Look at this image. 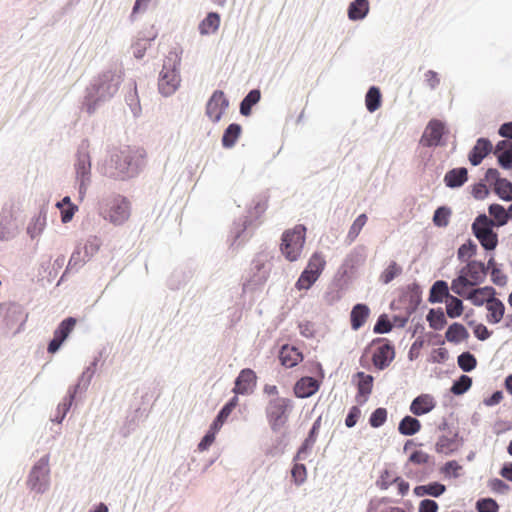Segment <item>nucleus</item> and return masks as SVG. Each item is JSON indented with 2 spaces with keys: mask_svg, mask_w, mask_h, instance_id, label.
I'll return each mask as SVG.
<instances>
[{
  "mask_svg": "<svg viewBox=\"0 0 512 512\" xmlns=\"http://www.w3.org/2000/svg\"><path fill=\"white\" fill-rule=\"evenodd\" d=\"M146 151L142 148H124L111 153L102 168L104 176L114 180H129L139 175L146 164Z\"/></svg>",
  "mask_w": 512,
  "mask_h": 512,
  "instance_id": "nucleus-1",
  "label": "nucleus"
},
{
  "mask_svg": "<svg viewBox=\"0 0 512 512\" xmlns=\"http://www.w3.org/2000/svg\"><path fill=\"white\" fill-rule=\"evenodd\" d=\"M121 82V71L107 70L99 74L86 88V95L82 104L83 110L89 115L95 113L103 103L114 97Z\"/></svg>",
  "mask_w": 512,
  "mask_h": 512,
  "instance_id": "nucleus-2",
  "label": "nucleus"
},
{
  "mask_svg": "<svg viewBox=\"0 0 512 512\" xmlns=\"http://www.w3.org/2000/svg\"><path fill=\"white\" fill-rule=\"evenodd\" d=\"M371 354V361L374 367L379 370H385L390 366L395 358V346L392 341L387 338H374L363 350L360 357V365L364 368L368 367L367 356Z\"/></svg>",
  "mask_w": 512,
  "mask_h": 512,
  "instance_id": "nucleus-3",
  "label": "nucleus"
},
{
  "mask_svg": "<svg viewBox=\"0 0 512 512\" xmlns=\"http://www.w3.org/2000/svg\"><path fill=\"white\" fill-rule=\"evenodd\" d=\"M487 276V267L482 261L470 260L462 267L451 282V290L456 295H463L462 288L481 285Z\"/></svg>",
  "mask_w": 512,
  "mask_h": 512,
  "instance_id": "nucleus-4",
  "label": "nucleus"
},
{
  "mask_svg": "<svg viewBox=\"0 0 512 512\" xmlns=\"http://www.w3.org/2000/svg\"><path fill=\"white\" fill-rule=\"evenodd\" d=\"M89 146V140L83 139L75 155V181L78 186L77 189L80 199L84 198L87 188L91 183V156Z\"/></svg>",
  "mask_w": 512,
  "mask_h": 512,
  "instance_id": "nucleus-5",
  "label": "nucleus"
},
{
  "mask_svg": "<svg viewBox=\"0 0 512 512\" xmlns=\"http://www.w3.org/2000/svg\"><path fill=\"white\" fill-rule=\"evenodd\" d=\"M180 62L181 58L177 54L172 53L163 62L158 78V89L160 94L165 97L171 96L180 86Z\"/></svg>",
  "mask_w": 512,
  "mask_h": 512,
  "instance_id": "nucleus-6",
  "label": "nucleus"
},
{
  "mask_svg": "<svg viewBox=\"0 0 512 512\" xmlns=\"http://www.w3.org/2000/svg\"><path fill=\"white\" fill-rule=\"evenodd\" d=\"M267 209V199L265 196L258 195L252 200V205L249 207L247 213L243 219H240L239 223H234V227L231 230L233 241L232 246H240L244 242L246 237V231L252 221L258 219Z\"/></svg>",
  "mask_w": 512,
  "mask_h": 512,
  "instance_id": "nucleus-7",
  "label": "nucleus"
},
{
  "mask_svg": "<svg viewBox=\"0 0 512 512\" xmlns=\"http://www.w3.org/2000/svg\"><path fill=\"white\" fill-rule=\"evenodd\" d=\"M495 227L491 218L485 213L478 214L471 225L472 234L487 252L494 251L499 243Z\"/></svg>",
  "mask_w": 512,
  "mask_h": 512,
  "instance_id": "nucleus-8",
  "label": "nucleus"
},
{
  "mask_svg": "<svg viewBox=\"0 0 512 512\" xmlns=\"http://www.w3.org/2000/svg\"><path fill=\"white\" fill-rule=\"evenodd\" d=\"M24 223L20 207L15 203H6L0 213V240L13 239Z\"/></svg>",
  "mask_w": 512,
  "mask_h": 512,
  "instance_id": "nucleus-9",
  "label": "nucleus"
},
{
  "mask_svg": "<svg viewBox=\"0 0 512 512\" xmlns=\"http://www.w3.org/2000/svg\"><path fill=\"white\" fill-rule=\"evenodd\" d=\"M305 234L306 228L303 225H297L282 234L280 250L288 261L293 262L299 258L305 243Z\"/></svg>",
  "mask_w": 512,
  "mask_h": 512,
  "instance_id": "nucleus-10",
  "label": "nucleus"
},
{
  "mask_svg": "<svg viewBox=\"0 0 512 512\" xmlns=\"http://www.w3.org/2000/svg\"><path fill=\"white\" fill-rule=\"evenodd\" d=\"M27 487L37 493L44 494L50 487L49 455L42 456L31 468Z\"/></svg>",
  "mask_w": 512,
  "mask_h": 512,
  "instance_id": "nucleus-11",
  "label": "nucleus"
},
{
  "mask_svg": "<svg viewBox=\"0 0 512 512\" xmlns=\"http://www.w3.org/2000/svg\"><path fill=\"white\" fill-rule=\"evenodd\" d=\"M91 382V370L83 371L75 385L69 388L67 396L57 407V416H66L75 398L81 396L89 387Z\"/></svg>",
  "mask_w": 512,
  "mask_h": 512,
  "instance_id": "nucleus-12",
  "label": "nucleus"
},
{
  "mask_svg": "<svg viewBox=\"0 0 512 512\" xmlns=\"http://www.w3.org/2000/svg\"><path fill=\"white\" fill-rule=\"evenodd\" d=\"M448 133L446 125L439 119H431L420 139V143L425 147L444 146L443 137Z\"/></svg>",
  "mask_w": 512,
  "mask_h": 512,
  "instance_id": "nucleus-13",
  "label": "nucleus"
},
{
  "mask_svg": "<svg viewBox=\"0 0 512 512\" xmlns=\"http://www.w3.org/2000/svg\"><path fill=\"white\" fill-rule=\"evenodd\" d=\"M0 317L9 329L17 325L16 332H20L28 315L20 304L13 302L0 305Z\"/></svg>",
  "mask_w": 512,
  "mask_h": 512,
  "instance_id": "nucleus-14",
  "label": "nucleus"
},
{
  "mask_svg": "<svg viewBox=\"0 0 512 512\" xmlns=\"http://www.w3.org/2000/svg\"><path fill=\"white\" fill-rule=\"evenodd\" d=\"M229 107V99L222 90H215L208 99L205 114L214 123H218Z\"/></svg>",
  "mask_w": 512,
  "mask_h": 512,
  "instance_id": "nucleus-15",
  "label": "nucleus"
},
{
  "mask_svg": "<svg viewBox=\"0 0 512 512\" xmlns=\"http://www.w3.org/2000/svg\"><path fill=\"white\" fill-rule=\"evenodd\" d=\"M129 214V201L126 197L117 196L104 218L114 225H121L128 219Z\"/></svg>",
  "mask_w": 512,
  "mask_h": 512,
  "instance_id": "nucleus-16",
  "label": "nucleus"
},
{
  "mask_svg": "<svg viewBox=\"0 0 512 512\" xmlns=\"http://www.w3.org/2000/svg\"><path fill=\"white\" fill-rule=\"evenodd\" d=\"M256 379V374L252 369H242L235 379L233 392L236 395L251 393L256 386Z\"/></svg>",
  "mask_w": 512,
  "mask_h": 512,
  "instance_id": "nucleus-17",
  "label": "nucleus"
},
{
  "mask_svg": "<svg viewBox=\"0 0 512 512\" xmlns=\"http://www.w3.org/2000/svg\"><path fill=\"white\" fill-rule=\"evenodd\" d=\"M493 145L488 138L480 137L468 153V160L472 166H478L483 159L492 152Z\"/></svg>",
  "mask_w": 512,
  "mask_h": 512,
  "instance_id": "nucleus-18",
  "label": "nucleus"
},
{
  "mask_svg": "<svg viewBox=\"0 0 512 512\" xmlns=\"http://www.w3.org/2000/svg\"><path fill=\"white\" fill-rule=\"evenodd\" d=\"M492 151L497 157L498 165L502 169H512V142L507 140H500L497 142Z\"/></svg>",
  "mask_w": 512,
  "mask_h": 512,
  "instance_id": "nucleus-19",
  "label": "nucleus"
},
{
  "mask_svg": "<svg viewBox=\"0 0 512 512\" xmlns=\"http://www.w3.org/2000/svg\"><path fill=\"white\" fill-rule=\"evenodd\" d=\"M279 361L286 368H293L303 360V354L295 346L283 345L279 351Z\"/></svg>",
  "mask_w": 512,
  "mask_h": 512,
  "instance_id": "nucleus-20",
  "label": "nucleus"
},
{
  "mask_svg": "<svg viewBox=\"0 0 512 512\" xmlns=\"http://www.w3.org/2000/svg\"><path fill=\"white\" fill-rule=\"evenodd\" d=\"M450 289L451 287L445 280H436L430 287L428 302L437 304L447 301L452 295Z\"/></svg>",
  "mask_w": 512,
  "mask_h": 512,
  "instance_id": "nucleus-21",
  "label": "nucleus"
},
{
  "mask_svg": "<svg viewBox=\"0 0 512 512\" xmlns=\"http://www.w3.org/2000/svg\"><path fill=\"white\" fill-rule=\"evenodd\" d=\"M468 180V169L457 167L448 170L444 176L443 182L446 187L456 189L462 187Z\"/></svg>",
  "mask_w": 512,
  "mask_h": 512,
  "instance_id": "nucleus-22",
  "label": "nucleus"
},
{
  "mask_svg": "<svg viewBox=\"0 0 512 512\" xmlns=\"http://www.w3.org/2000/svg\"><path fill=\"white\" fill-rule=\"evenodd\" d=\"M370 308L365 303H356L350 312V325L353 331H358L364 326L369 315Z\"/></svg>",
  "mask_w": 512,
  "mask_h": 512,
  "instance_id": "nucleus-23",
  "label": "nucleus"
},
{
  "mask_svg": "<svg viewBox=\"0 0 512 512\" xmlns=\"http://www.w3.org/2000/svg\"><path fill=\"white\" fill-rule=\"evenodd\" d=\"M319 382L310 376L302 377L294 386V393L298 398H308L319 389Z\"/></svg>",
  "mask_w": 512,
  "mask_h": 512,
  "instance_id": "nucleus-24",
  "label": "nucleus"
},
{
  "mask_svg": "<svg viewBox=\"0 0 512 512\" xmlns=\"http://www.w3.org/2000/svg\"><path fill=\"white\" fill-rule=\"evenodd\" d=\"M436 403L430 394H420L410 404V411L414 416H422L429 413Z\"/></svg>",
  "mask_w": 512,
  "mask_h": 512,
  "instance_id": "nucleus-25",
  "label": "nucleus"
},
{
  "mask_svg": "<svg viewBox=\"0 0 512 512\" xmlns=\"http://www.w3.org/2000/svg\"><path fill=\"white\" fill-rule=\"evenodd\" d=\"M357 378L358 393L356 396L358 403H363L367 400L371 394L374 378L372 375L366 374L365 372L359 371L355 374Z\"/></svg>",
  "mask_w": 512,
  "mask_h": 512,
  "instance_id": "nucleus-26",
  "label": "nucleus"
},
{
  "mask_svg": "<svg viewBox=\"0 0 512 512\" xmlns=\"http://www.w3.org/2000/svg\"><path fill=\"white\" fill-rule=\"evenodd\" d=\"M193 271L189 268H176L167 280V286L171 290H179L192 278Z\"/></svg>",
  "mask_w": 512,
  "mask_h": 512,
  "instance_id": "nucleus-27",
  "label": "nucleus"
},
{
  "mask_svg": "<svg viewBox=\"0 0 512 512\" xmlns=\"http://www.w3.org/2000/svg\"><path fill=\"white\" fill-rule=\"evenodd\" d=\"M227 418H214V421L209 426L201 441L198 444L199 451H206L215 441L217 433L220 431Z\"/></svg>",
  "mask_w": 512,
  "mask_h": 512,
  "instance_id": "nucleus-28",
  "label": "nucleus"
},
{
  "mask_svg": "<svg viewBox=\"0 0 512 512\" xmlns=\"http://www.w3.org/2000/svg\"><path fill=\"white\" fill-rule=\"evenodd\" d=\"M89 259L85 257V254L83 253L82 249L80 247H76V249L73 251L69 262L66 266V269L62 276L60 277L57 286L61 284V282L64 280L65 276L68 273L72 272H78V270L87 262Z\"/></svg>",
  "mask_w": 512,
  "mask_h": 512,
  "instance_id": "nucleus-29",
  "label": "nucleus"
},
{
  "mask_svg": "<svg viewBox=\"0 0 512 512\" xmlns=\"http://www.w3.org/2000/svg\"><path fill=\"white\" fill-rule=\"evenodd\" d=\"M470 334L466 327L459 322H453L450 324L445 332V339L454 344L467 340Z\"/></svg>",
  "mask_w": 512,
  "mask_h": 512,
  "instance_id": "nucleus-30",
  "label": "nucleus"
},
{
  "mask_svg": "<svg viewBox=\"0 0 512 512\" xmlns=\"http://www.w3.org/2000/svg\"><path fill=\"white\" fill-rule=\"evenodd\" d=\"M370 5L368 0H353L347 9V15L351 21L363 20L369 13Z\"/></svg>",
  "mask_w": 512,
  "mask_h": 512,
  "instance_id": "nucleus-31",
  "label": "nucleus"
},
{
  "mask_svg": "<svg viewBox=\"0 0 512 512\" xmlns=\"http://www.w3.org/2000/svg\"><path fill=\"white\" fill-rule=\"evenodd\" d=\"M292 412V400L289 398L277 397L270 401L268 416H285Z\"/></svg>",
  "mask_w": 512,
  "mask_h": 512,
  "instance_id": "nucleus-32",
  "label": "nucleus"
},
{
  "mask_svg": "<svg viewBox=\"0 0 512 512\" xmlns=\"http://www.w3.org/2000/svg\"><path fill=\"white\" fill-rule=\"evenodd\" d=\"M261 100V92L255 88L250 90L244 98L241 100L239 105V112L242 116L248 117L252 113V108L258 104Z\"/></svg>",
  "mask_w": 512,
  "mask_h": 512,
  "instance_id": "nucleus-33",
  "label": "nucleus"
},
{
  "mask_svg": "<svg viewBox=\"0 0 512 512\" xmlns=\"http://www.w3.org/2000/svg\"><path fill=\"white\" fill-rule=\"evenodd\" d=\"M242 132V127L238 123L229 124L223 132L221 143L226 149H231L237 143Z\"/></svg>",
  "mask_w": 512,
  "mask_h": 512,
  "instance_id": "nucleus-34",
  "label": "nucleus"
},
{
  "mask_svg": "<svg viewBox=\"0 0 512 512\" xmlns=\"http://www.w3.org/2000/svg\"><path fill=\"white\" fill-rule=\"evenodd\" d=\"M486 309L488 311L487 321L490 324H497L502 320L505 313V305L500 299L489 300L486 304Z\"/></svg>",
  "mask_w": 512,
  "mask_h": 512,
  "instance_id": "nucleus-35",
  "label": "nucleus"
},
{
  "mask_svg": "<svg viewBox=\"0 0 512 512\" xmlns=\"http://www.w3.org/2000/svg\"><path fill=\"white\" fill-rule=\"evenodd\" d=\"M446 491V486L440 482L434 481L426 485L416 486L413 490L417 497L429 495L432 497H440Z\"/></svg>",
  "mask_w": 512,
  "mask_h": 512,
  "instance_id": "nucleus-36",
  "label": "nucleus"
},
{
  "mask_svg": "<svg viewBox=\"0 0 512 512\" xmlns=\"http://www.w3.org/2000/svg\"><path fill=\"white\" fill-rule=\"evenodd\" d=\"M458 447V432L449 431L443 434L436 443V450L440 453H449Z\"/></svg>",
  "mask_w": 512,
  "mask_h": 512,
  "instance_id": "nucleus-37",
  "label": "nucleus"
},
{
  "mask_svg": "<svg viewBox=\"0 0 512 512\" xmlns=\"http://www.w3.org/2000/svg\"><path fill=\"white\" fill-rule=\"evenodd\" d=\"M426 320L429 326L434 330H442L447 325V318L441 307L429 309Z\"/></svg>",
  "mask_w": 512,
  "mask_h": 512,
  "instance_id": "nucleus-38",
  "label": "nucleus"
},
{
  "mask_svg": "<svg viewBox=\"0 0 512 512\" xmlns=\"http://www.w3.org/2000/svg\"><path fill=\"white\" fill-rule=\"evenodd\" d=\"M488 213L492 217V221L496 228H500L505 226L509 222V217L507 216V209L501 204L492 203L488 206Z\"/></svg>",
  "mask_w": 512,
  "mask_h": 512,
  "instance_id": "nucleus-39",
  "label": "nucleus"
},
{
  "mask_svg": "<svg viewBox=\"0 0 512 512\" xmlns=\"http://www.w3.org/2000/svg\"><path fill=\"white\" fill-rule=\"evenodd\" d=\"M220 25V15L217 12H209L199 24L201 35H209L218 30Z\"/></svg>",
  "mask_w": 512,
  "mask_h": 512,
  "instance_id": "nucleus-40",
  "label": "nucleus"
},
{
  "mask_svg": "<svg viewBox=\"0 0 512 512\" xmlns=\"http://www.w3.org/2000/svg\"><path fill=\"white\" fill-rule=\"evenodd\" d=\"M46 225V210L42 208L38 215L34 216L27 227V234L34 239L42 233Z\"/></svg>",
  "mask_w": 512,
  "mask_h": 512,
  "instance_id": "nucleus-41",
  "label": "nucleus"
},
{
  "mask_svg": "<svg viewBox=\"0 0 512 512\" xmlns=\"http://www.w3.org/2000/svg\"><path fill=\"white\" fill-rule=\"evenodd\" d=\"M381 103H382V95H381L380 89L377 86L369 87V89L365 95L366 109L370 113H373L377 109H379V107L381 106Z\"/></svg>",
  "mask_w": 512,
  "mask_h": 512,
  "instance_id": "nucleus-42",
  "label": "nucleus"
},
{
  "mask_svg": "<svg viewBox=\"0 0 512 512\" xmlns=\"http://www.w3.org/2000/svg\"><path fill=\"white\" fill-rule=\"evenodd\" d=\"M319 433L314 432V430H309L307 437L304 439L301 446L298 448V451L294 457V460H305L310 454Z\"/></svg>",
  "mask_w": 512,
  "mask_h": 512,
  "instance_id": "nucleus-43",
  "label": "nucleus"
},
{
  "mask_svg": "<svg viewBox=\"0 0 512 512\" xmlns=\"http://www.w3.org/2000/svg\"><path fill=\"white\" fill-rule=\"evenodd\" d=\"M76 322V318L72 316L63 319L56 327L54 334L58 336V338H60L63 342H65L70 333L73 331Z\"/></svg>",
  "mask_w": 512,
  "mask_h": 512,
  "instance_id": "nucleus-44",
  "label": "nucleus"
},
{
  "mask_svg": "<svg viewBox=\"0 0 512 512\" xmlns=\"http://www.w3.org/2000/svg\"><path fill=\"white\" fill-rule=\"evenodd\" d=\"M404 303L419 307L422 302V291L417 283H413L408 286L407 292L402 296L401 299Z\"/></svg>",
  "mask_w": 512,
  "mask_h": 512,
  "instance_id": "nucleus-45",
  "label": "nucleus"
},
{
  "mask_svg": "<svg viewBox=\"0 0 512 512\" xmlns=\"http://www.w3.org/2000/svg\"><path fill=\"white\" fill-rule=\"evenodd\" d=\"M464 310L463 301L455 296L451 295L446 301V315L451 319L458 318L462 315Z\"/></svg>",
  "mask_w": 512,
  "mask_h": 512,
  "instance_id": "nucleus-46",
  "label": "nucleus"
},
{
  "mask_svg": "<svg viewBox=\"0 0 512 512\" xmlns=\"http://www.w3.org/2000/svg\"><path fill=\"white\" fill-rule=\"evenodd\" d=\"M251 271L253 272V281L260 284L266 281L268 277V270L265 267V262L260 257L255 258L251 263Z\"/></svg>",
  "mask_w": 512,
  "mask_h": 512,
  "instance_id": "nucleus-47",
  "label": "nucleus"
},
{
  "mask_svg": "<svg viewBox=\"0 0 512 512\" xmlns=\"http://www.w3.org/2000/svg\"><path fill=\"white\" fill-rule=\"evenodd\" d=\"M421 428L418 418H401L398 430L402 435L411 436L416 434Z\"/></svg>",
  "mask_w": 512,
  "mask_h": 512,
  "instance_id": "nucleus-48",
  "label": "nucleus"
},
{
  "mask_svg": "<svg viewBox=\"0 0 512 512\" xmlns=\"http://www.w3.org/2000/svg\"><path fill=\"white\" fill-rule=\"evenodd\" d=\"M458 367L465 373L473 371L477 366V359L474 354L469 351L462 352L457 357Z\"/></svg>",
  "mask_w": 512,
  "mask_h": 512,
  "instance_id": "nucleus-49",
  "label": "nucleus"
},
{
  "mask_svg": "<svg viewBox=\"0 0 512 512\" xmlns=\"http://www.w3.org/2000/svg\"><path fill=\"white\" fill-rule=\"evenodd\" d=\"M131 90L126 94L125 101L127 105L130 107L132 114L136 117L141 112L140 100L137 93L136 82L132 81Z\"/></svg>",
  "mask_w": 512,
  "mask_h": 512,
  "instance_id": "nucleus-50",
  "label": "nucleus"
},
{
  "mask_svg": "<svg viewBox=\"0 0 512 512\" xmlns=\"http://www.w3.org/2000/svg\"><path fill=\"white\" fill-rule=\"evenodd\" d=\"M472 385V378L468 375L462 374L455 379L450 388V392L454 395H462L469 390Z\"/></svg>",
  "mask_w": 512,
  "mask_h": 512,
  "instance_id": "nucleus-51",
  "label": "nucleus"
},
{
  "mask_svg": "<svg viewBox=\"0 0 512 512\" xmlns=\"http://www.w3.org/2000/svg\"><path fill=\"white\" fill-rule=\"evenodd\" d=\"M451 213V208L446 205L437 207L432 218L434 225L440 228L446 227L449 224Z\"/></svg>",
  "mask_w": 512,
  "mask_h": 512,
  "instance_id": "nucleus-52",
  "label": "nucleus"
},
{
  "mask_svg": "<svg viewBox=\"0 0 512 512\" xmlns=\"http://www.w3.org/2000/svg\"><path fill=\"white\" fill-rule=\"evenodd\" d=\"M477 249V244L472 239H468L457 250L458 260L461 262H465L467 259L476 255Z\"/></svg>",
  "mask_w": 512,
  "mask_h": 512,
  "instance_id": "nucleus-53",
  "label": "nucleus"
},
{
  "mask_svg": "<svg viewBox=\"0 0 512 512\" xmlns=\"http://www.w3.org/2000/svg\"><path fill=\"white\" fill-rule=\"evenodd\" d=\"M401 273H402V267L400 265H398L395 261H391L389 263V265L381 273L380 281L383 284H389Z\"/></svg>",
  "mask_w": 512,
  "mask_h": 512,
  "instance_id": "nucleus-54",
  "label": "nucleus"
},
{
  "mask_svg": "<svg viewBox=\"0 0 512 512\" xmlns=\"http://www.w3.org/2000/svg\"><path fill=\"white\" fill-rule=\"evenodd\" d=\"M319 276L310 271L303 270L298 280L296 281L295 287L298 290H308L317 281Z\"/></svg>",
  "mask_w": 512,
  "mask_h": 512,
  "instance_id": "nucleus-55",
  "label": "nucleus"
},
{
  "mask_svg": "<svg viewBox=\"0 0 512 512\" xmlns=\"http://www.w3.org/2000/svg\"><path fill=\"white\" fill-rule=\"evenodd\" d=\"M393 324L386 313H382L378 316L376 323L373 327V332L375 334H388L392 331Z\"/></svg>",
  "mask_w": 512,
  "mask_h": 512,
  "instance_id": "nucleus-56",
  "label": "nucleus"
},
{
  "mask_svg": "<svg viewBox=\"0 0 512 512\" xmlns=\"http://www.w3.org/2000/svg\"><path fill=\"white\" fill-rule=\"evenodd\" d=\"M494 193L503 201H512V182L507 178L501 180V184L495 186Z\"/></svg>",
  "mask_w": 512,
  "mask_h": 512,
  "instance_id": "nucleus-57",
  "label": "nucleus"
},
{
  "mask_svg": "<svg viewBox=\"0 0 512 512\" xmlns=\"http://www.w3.org/2000/svg\"><path fill=\"white\" fill-rule=\"evenodd\" d=\"M367 222V215L362 213L360 214L352 223L350 226V229L347 234V239L349 240V243L353 242L357 236L359 235L360 231L362 230L363 226Z\"/></svg>",
  "mask_w": 512,
  "mask_h": 512,
  "instance_id": "nucleus-58",
  "label": "nucleus"
},
{
  "mask_svg": "<svg viewBox=\"0 0 512 512\" xmlns=\"http://www.w3.org/2000/svg\"><path fill=\"white\" fill-rule=\"evenodd\" d=\"M325 264L326 261L323 258V256L320 255L319 253H314L310 258L307 267L304 270L310 271L320 276L325 267Z\"/></svg>",
  "mask_w": 512,
  "mask_h": 512,
  "instance_id": "nucleus-59",
  "label": "nucleus"
},
{
  "mask_svg": "<svg viewBox=\"0 0 512 512\" xmlns=\"http://www.w3.org/2000/svg\"><path fill=\"white\" fill-rule=\"evenodd\" d=\"M475 508L477 512H498L499 505L493 498L486 497L477 500Z\"/></svg>",
  "mask_w": 512,
  "mask_h": 512,
  "instance_id": "nucleus-60",
  "label": "nucleus"
},
{
  "mask_svg": "<svg viewBox=\"0 0 512 512\" xmlns=\"http://www.w3.org/2000/svg\"><path fill=\"white\" fill-rule=\"evenodd\" d=\"M463 295H460L464 299L470 301L474 306L481 307L487 304V299L481 296L475 289L467 291V288H462Z\"/></svg>",
  "mask_w": 512,
  "mask_h": 512,
  "instance_id": "nucleus-61",
  "label": "nucleus"
},
{
  "mask_svg": "<svg viewBox=\"0 0 512 512\" xmlns=\"http://www.w3.org/2000/svg\"><path fill=\"white\" fill-rule=\"evenodd\" d=\"M100 246L101 241L97 237H90L83 247L85 257L90 260L98 252Z\"/></svg>",
  "mask_w": 512,
  "mask_h": 512,
  "instance_id": "nucleus-62",
  "label": "nucleus"
},
{
  "mask_svg": "<svg viewBox=\"0 0 512 512\" xmlns=\"http://www.w3.org/2000/svg\"><path fill=\"white\" fill-rule=\"evenodd\" d=\"M471 194L476 200H484L489 196L490 190L484 181L481 180L472 186Z\"/></svg>",
  "mask_w": 512,
  "mask_h": 512,
  "instance_id": "nucleus-63",
  "label": "nucleus"
},
{
  "mask_svg": "<svg viewBox=\"0 0 512 512\" xmlns=\"http://www.w3.org/2000/svg\"><path fill=\"white\" fill-rule=\"evenodd\" d=\"M65 263V256L60 255L58 256L52 266L49 269L48 275L43 276V279L46 278L48 282H52L54 278L57 276L59 269L63 267Z\"/></svg>",
  "mask_w": 512,
  "mask_h": 512,
  "instance_id": "nucleus-64",
  "label": "nucleus"
}]
</instances>
